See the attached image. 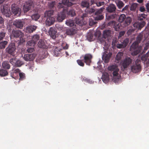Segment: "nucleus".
I'll return each instance as SVG.
<instances>
[{
	"instance_id": "nucleus-16",
	"label": "nucleus",
	"mask_w": 149,
	"mask_h": 149,
	"mask_svg": "<svg viewBox=\"0 0 149 149\" xmlns=\"http://www.w3.org/2000/svg\"><path fill=\"white\" fill-rule=\"evenodd\" d=\"M49 34L50 37L53 39H55L57 37V31L55 28L51 27L49 31Z\"/></svg>"
},
{
	"instance_id": "nucleus-44",
	"label": "nucleus",
	"mask_w": 149,
	"mask_h": 149,
	"mask_svg": "<svg viewBox=\"0 0 149 149\" xmlns=\"http://www.w3.org/2000/svg\"><path fill=\"white\" fill-rule=\"evenodd\" d=\"M19 79L20 80H22L25 78V74L23 72H19Z\"/></svg>"
},
{
	"instance_id": "nucleus-51",
	"label": "nucleus",
	"mask_w": 149,
	"mask_h": 149,
	"mask_svg": "<svg viewBox=\"0 0 149 149\" xmlns=\"http://www.w3.org/2000/svg\"><path fill=\"white\" fill-rule=\"evenodd\" d=\"M16 60V58H14L10 59V62L11 64L14 66Z\"/></svg>"
},
{
	"instance_id": "nucleus-12",
	"label": "nucleus",
	"mask_w": 149,
	"mask_h": 149,
	"mask_svg": "<svg viewBox=\"0 0 149 149\" xmlns=\"http://www.w3.org/2000/svg\"><path fill=\"white\" fill-rule=\"evenodd\" d=\"M3 14L6 17H9L10 16V7L8 5H4L2 10Z\"/></svg>"
},
{
	"instance_id": "nucleus-4",
	"label": "nucleus",
	"mask_w": 149,
	"mask_h": 149,
	"mask_svg": "<svg viewBox=\"0 0 149 149\" xmlns=\"http://www.w3.org/2000/svg\"><path fill=\"white\" fill-rule=\"evenodd\" d=\"M88 17L87 14H84L80 19L78 18L76 19V23L79 26H82L86 25L87 23Z\"/></svg>"
},
{
	"instance_id": "nucleus-47",
	"label": "nucleus",
	"mask_w": 149,
	"mask_h": 149,
	"mask_svg": "<svg viewBox=\"0 0 149 149\" xmlns=\"http://www.w3.org/2000/svg\"><path fill=\"white\" fill-rule=\"evenodd\" d=\"M6 35V32L4 31L0 32V41L2 40L5 37Z\"/></svg>"
},
{
	"instance_id": "nucleus-62",
	"label": "nucleus",
	"mask_w": 149,
	"mask_h": 149,
	"mask_svg": "<svg viewBox=\"0 0 149 149\" xmlns=\"http://www.w3.org/2000/svg\"><path fill=\"white\" fill-rule=\"evenodd\" d=\"M19 40L20 42L21 43H22L23 42H24L25 41V39L23 38L22 37L19 38Z\"/></svg>"
},
{
	"instance_id": "nucleus-53",
	"label": "nucleus",
	"mask_w": 149,
	"mask_h": 149,
	"mask_svg": "<svg viewBox=\"0 0 149 149\" xmlns=\"http://www.w3.org/2000/svg\"><path fill=\"white\" fill-rule=\"evenodd\" d=\"M116 47L117 48L119 49L124 48L125 47V45L122 44H117L116 45Z\"/></svg>"
},
{
	"instance_id": "nucleus-11",
	"label": "nucleus",
	"mask_w": 149,
	"mask_h": 149,
	"mask_svg": "<svg viewBox=\"0 0 149 149\" xmlns=\"http://www.w3.org/2000/svg\"><path fill=\"white\" fill-rule=\"evenodd\" d=\"M12 12L15 15L19 16L20 15L21 9L15 4H12L11 6Z\"/></svg>"
},
{
	"instance_id": "nucleus-20",
	"label": "nucleus",
	"mask_w": 149,
	"mask_h": 149,
	"mask_svg": "<svg viewBox=\"0 0 149 149\" xmlns=\"http://www.w3.org/2000/svg\"><path fill=\"white\" fill-rule=\"evenodd\" d=\"M76 33V30L73 28L67 29L66 33L68 35L72 36L75 34Z\"/></svg>"
},
{
	"instance_id": "nucleus-15",
	"label": "nucleus",
	"mask_w": 149,
	"mask_h": 149,
	"mask_svg": "<svg viewBox=\"0 0 149 149\" xmlns=\"http://www.w3.org/2000/svg\"><path fill=\"white\" fill-rule=\"evenodd\" d=\"M36 56V54H26L24 55V58L25 61H31L33 60Z\"/></svg>"
},
{
	"instance_id": "nucleus-45",
	"label": "nucleus",
	"mask_w": 149,
	"mask_h": 149,
	"mask_svg": "<svg viewBox=\"0 0 149 149\" xmlns=\"http://www.w3.org/2000/svg\"><path fill=\"white\" fill-rule=\"evenodd\" d=\"M35 43L33 41H32V40H31L28 41L27 43V45L30 46H34L35 45Z\"/></svg>"
},
{
	"instance_id": "nucleus-63",
	"label": "nucleus",
	"mask_w": 149,
	"mask_h": 149,
	"mask_svg": "<svg viewBox=\"0 0 149 149\" xmlns=\"http://www.w3.org/2000/svg\"><path fill=\"white\" fill-rule=\"evenodd\" d=\"M4 22V19L1 17H0V24H2Z\"/></svg>"
},
{
	"instance_id": "nucleus-34",
	"label": "nucleus",
	"mask_w": 149,
	"mask_h": 149,
	"mask_svg": "<svg viewBox=\"0 0 149 149\" xmlns=\"http://www.w3.org/2000/svg\"><path fill=\"white\" fill-rule=\"evenodd\" d=\"M108 40H107V38H104L103 36L100 39V41L102 44L104 45H105L106 43V41H108Z\"/></svg>"
},
{
	"instance_id": "nucleus-49",
	"label": "nucleus",
	"mask_w": 149,
	"mask_h": 149,
	"mask_svg": "<svg viewBox=\"0 0 149 149\" xmlns=\"http://www.w3.org/2000/svg\"><path fill=\"white\" fill-rule=\"evenodd\" d=\"M129 42V39L126 38L123 40V41L122 43L124 45H125V47L127 45Z\"/></svg>"
},
{
	"instance_id": "nucleus-5",
	"label": "nucleus",
	"mask_w": 149,
	"mask_h": 149,
	"mask_svg": "<svg viewBox=\"0 0 149 149\" xmlns=\"http://www.w3.org/2000/svg\"><path fill=\"white\" fill-rule=\"evenodd\" d=\"M140 60L138 59L136 61L135 64H133L130 67L132 72L133 73H136L141 71V66L140 63Z\"/></svg>"
},
{
	"instance_id": "nucleus-32",
	"label": "nucleus",
	"mask_w": 149,
	"mask_h": 149,
	"mask_svg": "<svg viewBox=\"0 0 149 149\" xmlns=\"http://www.w3.org/2000/svg\"><path fill=\"white\" fill-rule=\"evenodd\" d=\"M66 24L70 26H72L74 25V22L73 20L71 19H68L66 21Z\"/></svg>"
},
{
	"instance_id": "nucleus-59",
	"label": "nucleus",
	"mask_w": 149,
	"mask_h": 149,
	"mask_svg": "<svg viewBox=\"0 0 149 149\" xmlns=\"http://www.w3.org/2000/svg\"><path fill=\"white\" fill-rule=\"evenodd\" d=\"M84 81L87 82V83H90V84H93V81H90L89 79H84Z\"/></svg>"
},
{
	"instance_id": "nucleus-40",
	"label": "nucleus",
	"mask_w": 149,
	"mask_h": 149,
	"mask_svg": "<svg viewBox=\"0 0 149 149\" xmlns=\"http://www.w3.org/2000/svg\"><path fill=\"white\" fill-rule=\"evenodd\" d=\"M104 9V8L103 7H102L100 9L96 11L95 13V15H102V13Z\"/></svg>"
},
{
	"instance_id": "nucleus-10",
	"label": "nucleus",
	"mask_w": 149,
	"mask_h": 149,
	"mask_svg": "<svg viewBox=\"0 0 149 149\" xmlns=\"http://www.w3.org/2000/svg\"><path fill=\"white\" fill-rule=\"evenodd\" d=\"M16 47L15 44L14 43H12L8 45V46L6 49V52L8 54L13 55L15 53Z\"/></svg>"
},
{
	"instance_id": "nucleus-61",
	"label": "nucleus",
	"mask_w": 149,
	"mask_h": 149,
	"mask_svg": "<svg viewBox=\"0 0 149 149\" xmlns=\"http://www.w3.org/2000/svg\"><path fill=\"white\" fill-rule=\"evenodd\" d=\"M56 28L58 29V30H59L60 31H61L62 30L63 27L62 26H60L59 25H56Z\"/></svg>"
},
{
	"instance_id": "nucleus-35",
	"label": "nucleus",
	"mask_w": 149,
	"mask_h": 149,
	"mask_svg": "<svg viewBox=\"0 0 149 149\" xmlns=\"http://www.w3.org/2000/svg\"><path fill=\"white\" fill-rule=\"evenodd\" d=\"M66 14L69 15H70L72 17L76 15L75 11L74 9H71L68 12L67 11Z\"/></svg>"
},
{
	"instance_id": "nucleus-58",
	"label": "nucleus",
	"mask_w": 149,
	"mask_h": 149,
	"mask_svg": "<svg viewBox=\"0 0 149 149\" xmlns=\"http://www.w3.org/2000/svg\"><path fill=\"white\" fill-rule=\"evenodd\" d=\"M125 32L124 31H121L119 33V35L118 36V37H122V36H123L125 34Z\"/></svg>"
},
{
	"instance_id": "nucleus-52",
	"label": "nucleus",
	"mask_w": 149,
	"mask_h": 149,
	"mask_svg": "<svg viewBox=\"0 0 149 149\" xmlns=\"http://www.w3.org/2000/svg\"><path fill=\"white\" fill-rule=\"evenodd\" d=\"M55 4V1H52L49 3V6L50 8H54Z\"/></svg>"
},
{
	"instance_id": "nucleus-25",
	"label": "nucleus",
	"mask_w": 149,
	"mask_h": 149,
	"mask_svg": "<svg viewBox=\"0 0 149 149\" xmlns=\"http://www.w3.org/2000/svg\"><path fill=\"white\" fill-rule=\"evenodd\" d=\"M20 70L19 69L17 68L13 70L10 73V76L14 78H15L17 74L20 72Z\"/></svg>"
},
{
	"instance_id": "nucleus-41",
	"label": "nucleus",
	"mask_w": 149,
	"mask_h": 149,
	"mask_svg": "<svg viewBox=\"0 0 149 149\" xmlns=\"http://www.w3.org/2000/svg\"><path fill=\"white\" fill-rule=\"evenodd\" d=\"M32 18L34 20H37L40 17V16L39 14L36 13L32 15L31 16Z\"/></svg>"
},
{
	"instance_id": "nucleus-31",
	"label": "nucleus",
	"mask_w": 149,
	"mask_h": 149,
	"mask_svg": "<svg viewBox=\"0 0 149 149\" xmlns=\"http://www.w3.org/2000/svg\"><path fill=\"white\" fill-rule=\"evenodd\" d=\"M3 67L5 69H9L10 68V65L7 61H4L2 63Z\"/></svg>"
},
{
	"instance_id": "nucleus-27",
	"label": "nucleus",
	"mask_w": 149,
	"mask_h": 149,
	"mask_svg": "<svg viewBox=\"0 0 149 149\" xmlns=\"http://www.w3.org/2000/svg\"><path fill=\"white\" fill-rule=\"evenodd\" d=\"M54 13V11L53 10H50L46 11L44 13L45 17H52L51 16Z\"/></svg>"
},
{
	"instance_id": "nucleus-42",
	"label": "nucleus",
	"mask_w": 149,
	"mask_h": 149,
	"mask_svg": "<svg viewBox=\"0 0 149 149\" xmlns=\"http://www.w3.org/2000/svg\"><path fill=\"white\" fill-rule=\"evenodd\" d=\"M78 64L81 66L84 67V61H83L82 59H78L77 61Z\"/></svg>"
},
{
	"instance_id": "nucleus-37",
	"label": "nucleus",
	"mask_w": 149,
	"mask_h": 149,
	"mask_svg": "<svg viewBox=\"0 0 149 149\" xmlns=\"http://www.w3.org/2000/svg\"><path fill=\"white\" fill-rule=\"evenodd\" d=\"M8 43V41H3L0 42V48L1 49H4Z\"/></svg>"
},
{
	"instance_id": "nucleus-33",
	"label": "nucleus",
	"mask_w": 149,
	"mask_h": 149,
	"mask_svg": "<svg viewBox=\"0 0 149 149\" xmlns=\"http://www.w3.org/2000/svg\"><path fill=\"white\" fill-rule=\"evenodd\" d=\"M8 72L6 70L2 69L0 70V75L1 76H5L8 75Z\"/></svg>"
},
{
	"instance_id": "nucleus-24",
	"label": "nucleus",
	"mask_w": 149,
	"mask_h": 149,
	"mask_svg": "<svg viewBox=\"0 0 149 149\" xmlns=\"http://www.w3.org/2000/svg\"><path fill=\"white\" fill-rule=\"evenodd\" d=\"M116 9L115 6L114 4H111L107 7V10L108 12L113 13L115 11Z\"/></svg>"
},
{
	"instance_id": "nucleus-23",
	"label": "nucleus",
	"mask_w": 149,
	"mask_h": 149,
	"mask_svg": "<svg viewBox=\"0 0 149 149\" xmlns=\"http://www.w3.org/2000/svg\"><path fill=\"white\" fill-rule=\"evenodd\" d=\"M111 31L109 29H107L103 31V36L108 40L109 38L111 36Z\"/></svg>"
},
{
	"instance_id": "nucleus-55",
	"label": "nucleus",
	"mask_w": 149,
	"mask_h": 149,
	"mask_svg": "<svg viewBox=\"0 0 149 149\" xmlns=\"http://www.w3.org/2000/svg\"><path fill=\"white\" fill-rule=\"evenodd\" d=\"M59 50L58 49H55L54 52V54L56 56H57L59 54Z\"/></svg>"
},
{
	"instance_id": "nucleus-28",
	"label": "nucleus",
	"mask_w": 149,
	"mask_h": 149,
	"mask_svg": "<svg viewBox=\"0 0 149 149\" xmlns=\"http://www.w3.org/2000/svg\"><path fill=\"white\" fill-rule=\"evenodd\" d=\"M115 2L117 7L119 9L121 8L124 6V3L121 1L116 0Z\"/></svg>"
},
{
	"instance_id": "nucleus-1",
	"label": "nucleus",
	"mask_w": 149,
	"mask_h": 149,
	"mask_svg": "<svg viewBox=\"0 0 149 149\" xmlns=\"http://www.w3.org/2000/svg\"><path fill=\"white\" fill-rule=\"evenodd\" d=\"M143 37L141 34H139L136 38V41L134 42L130 48V51L132 52L131 54L132 56H136L139 54L142 49L141 46L139 47V43H140Z\"/></svg>"
},
{
	"instance_id": "nucleus-50",
	"label": "nucleus",
	"mask_w": 149,
	"mask_h": 149,
	"mask_svg": "<svg viewBox=\"0 0 149 149\" xmlns=\"http://www.w3.org/2000/svg\"><path fill=\"white\" fill-rule=\"evenodd\" d=\"M89 3L86 1H82L81 3V5L82 6L85 7H88L89 6Z\"/></svg>"
},
{
	"instance_id": "nucleus-57",
	"label": "nucleus",
	"mask_w": 149,
	"mask_h": 149,
	"mask_svg": "<svg viewBox=\"0 0 149 149\" xmlns=\"http://www.w3.org/2000/svg\"><path fill=\"white\" fill-rule=\"evenodd\" d=\"M116 14H113L110 15L109 17V18L110 19H113L115 18L116 16Z\"/></svg>"
},
{
	"instance_id": "nucleus-39",
	"label": "nucleus",
	"mask_w": 149,
	"mask_h": 149,
	"mask_svg": "<svg viewBox=\"0 0 149 149\" xmlns=\"http://www.w3.org/2000/svg\"><path fill=\"white\" fill-rule=\"evenodd\" d=\"M129 6L128 5L125 6L120 11L122 13H127L129 10Z\"/></svg>"
},
{
	"instance_id": "nucleus-48",
	"label": "nucleus",
	"mask_w": 149,
	"mask_h": 149,
	"mask_svg": "<svg viewBox=\"0 0 149 149\" xmlns=\"http://www.w3.org/2000/svg\"><path fill=\"white\" fill-rule=\"evenodd\" d=\"M137 7V4L135 3L132 4L130 7V10L132 11H135Z\"/></svg>"
},
{
	"instance_id": "nucleus-14",
	"label": "nucleus",
	"mask_w": 149,
	"mask_h": 149,
	"mask_svg": "<svg viewBox=\"0 0 149 149\" xmlns=\"http://www.w3.org/2000/svg\"><path fill=\"white\" fill-rule=\"evenodd\" d=\"M111 55V53L105 52L102 56V60L105 63H107L109 62Z\"/></svg>"
},
{
	"instance_id": "nucleus-13",
	"label": "nucleus",
	"mask_w": 149,
	"mask_h": 149,
	"mask_svg": "<svg viewBox=\"0 0 149 149\" xmlns=\"http://www.w3.org/2000/svg\"><path fill=\"white\" fill-rule=\"evenodd\" d=\"M109 24L110 25H111V26H113V27L114 28L115 30L116 31H119L122 28L121 26V24L116 23L115 21H112L110 22Z\"/></svg>"
},
{
	"instance_id": "nucleus-46",
	"label": "nucleus",
	"mask_w": 149,
	"mask_h": 149,
	"mask_svg": "<svg viewBox=\"0 0 149 149\" xmlns=\"http://www.w3.org/2000/svg\"><path fill=\"white\" fill-rule=\"evenodd\" d=\"M96 22L94 20L89 18V24L90 26H92L93 25L95 24L96 23Z\"/></svg>"
},
{
	"instance_id": "nucleus-21",
	"label": "nucleus",
	"mask_w": 149,
	"mask_h": 149,
	"mask_svg": "<svg viewBox=\"0 0 149 149\" xmlns=\"http://www.w3.org/2000/svg\"><path fill=\"white\" fill-rule=\"evenodd\" d=\"M37 27L34 25H31L26 27V32L27 33H31L35 31L37 29Z\"/></svg>"
},
{
	"instance_id": "nucleus-64",
	"label": "nucleus",
	"mask_w": 149,
	"mask_h": 149,
	"mask_svg": "<svg viewBox=\"0 0 149 149\" xmlns=\"http://www.w3.org/2000/svg\"><path fill=\"white\" fill-rule=\"evenodd\" d=\"M146 6L147 10L148 11L149 10V3L146 4Z\"/></svg>"
},
{
	"instance_id": "nucleus-9",
	"label": "nucleus",
	"mask_w": 149,
	"mask_h": 149,
	"mask_svg": "<svg viewBox=\"0 0 149 149\" xmlns=\"http://www.w3.org/2000/svg\"><path fill=\"white\" fill-rule=\"evenodd\" d=\"M93 56L91 54H86L84 55H82L81 57L80 58L84 59V62L87 65H90L91 62V60Z\"/></svg>"
},
{
	"instance_id": "nucleus-17",
	"label": "nucleus",
	"mask_w": 149,
	"mask_h": 149,
	"mask_svg": "<svg viewBox=\"0 0 149 149\" xmlns=\"http://www.w3.org/2000/svg\"><path fill=\"white\" fill-rule=\"evenodd\" d=\"M109 70L111 71H113V76H117L118 75V72L119 69L115 65H113L109 67Z\"/></svg>"
},
{
	"instance_id": "nucleus-43",
	"label": "nucleus",
	"mask_w": 149,
	"mask_h": 149,
	"mask_svg": "<svg viewBox=\"0 0 149 149\" xmlns=\"http://www.w3.org/2000/svg\"><path fill=\"white\" fill-rule=\"evenodd\" d=\"M97 16L95 17V20H101L104 18V16L103 15H96Z\"/></svg>"
},
{
	"instance_id": "nucleus-29",
	"label": "nucleus",
	"mask_w": 149,
	"mask_h": 149,
	"mask_svg": "<svg viewBox=\"0 0 149 149\" xmlns=\"http://www.w3.org/2000/svg\"><path fill=\"white\" fill-rule=\"evenodd\" d=\"M38 46L40 48H46L45 43L42 40H39L38 43Z\"/></svg>"
},
{
	"instance_id": "nucleus-7",
	"label": "nucleus",
	"mask_w": 149,
	"mask_h": 149,
	"mask_svg": "<svg viewBox=\"0 0 149 149\" xmlns=\"http://www.w3.org/2000/svg\"><path fill=\"white\" fill-rule=\"evenodd\" d=\"M67 12V9L63 8L61 12L58 13L57 16V21L59 22H62L65 19Z\"/></svg>"
},
{
	"instance_id": "nucleus-2",
	"label": "nucleus",
	"mask_w": 149,
	"mask_h": 149,
	"mask_svg": "<svg viewBox=\"0 0 149 149\" xmlns=\"http://www.w3.org/2000/svg\"><path fill=\"white\" fill-rule=\"evenodd\" d=\"M147 16V15L145 14H141L139 15L138 17V20L141 21V22H135L133 24L134 26L139 29H141L146 24L144 20L146 19Z\"/></svg>"
},
{
	"instance_id": "nucleus-18",
	"label": "nucleus",
	"mask_w": 149,
	"mask_h": 149,
	"mask_svg": "<svg viewBox=\"0 0 149 149\" xmlns=\"http://www.w3.org/2000/svg\"><path fill=\"white\" fill-rule=\"evenodd\" d=\"M12 32L13 35L15 38H21L23 37L24 36V33L20 31L13 30Z\"/></svg>"
},
{
	"instance_id": "nucleus-38",
	"label": "nucleus",
	"mask_w": 149,
	"mask_h": 149,
	"mask_svg": "<svg viewBox=\"0 0 149 149\" xmlns=\"http://www.w3.org/2000/svg\"><path fill=\"white\" fill-rule=\"evenodd\" d=\"M123 53L122 52H119L117 55H116V60L117 61L120 60L121 58L123 56Z\"/></svg>"
},
{
	"instance_id": "nucleus-26",
	"label": "nucleus",
	"mask_w": 149,
	"mask_h": 149,
	"mask_svg": "<svg viewBox=\"0 0 149 149\" xmlns=\"http://www.w3.org/2000/svg\"><path fill=\"white\" fill-rule=\"evenodd\" d=\"M102 79L104 83H106L108 82L109 80V76L108 74L107 73L103 74L102 77Z\"/></svg>"
},
{
	"instance_id": "nucleus-6",
	"label": "nucleus",
	"mask_w": 149,
	"mask_h": 149,
	"mask_svg": "<svg viewBox=\"0 0 149 149\" xmlns=\"http://www.w3.org/2000/svg\"><path fill=\"white\" fill-rule=\"evenodd\" d=\"M132 62V60L130 57H127L122 60L120 62V65L122 69L124 70L127 68Z\"/></svg>"
},
{
	"instance_id": "nucleus-30",
	"label": "nucleus",
	"mask_w": 149,
	"mask_h": 149,
	"mask_svg": "<svg viewBox=\"0 0 149 149\" xmlns=\"http://www.w3.org/2000/svg\"><path fill=\"white\" fill-rule=\"evenodd\" d=\"M40 37L37 34H35L33 36L32 38V41L34 42L35 43H36L38 41Z\"/></svg>"
},
{
	"instance_id": "nucleus-22",
	"label": "nucleus",
	"mask_w": 149,
	"mask_h": 149,
	"mask_svg": "<svg viewBox=\"0 0 149 149\" xmlns=\"http://www.w3.org/2000/svg\"><path fill=\"white\" fill-rule=\"evenodd\" d=\"M13 24L16 27L20 29H22L23 26V22L20 20L15 21L13 23Z\"/></svg>"
},
{
	"instance_id": "nucleus-19",
	"label": "nucleus",
	"mask_w": 149,
	"mask_h": 149,
	"mask_svg": "<svg viewBox=\"0 0 149 149\" xmlns=\"http://www.w3.org/2000/svg\"><path fill=\"white\" fill-rule=\"evenodd\" d=\"M55 22V19L54 17H48L46 20L45 24L47 26H50L53 24Z\"/></svg>"
},
{
	"instance_id": "nucleus-56",
	"label": "nucleus",
	"mask_w": 149,
	"mask_h": 149,
	"mask_svg": "<svg viewBox=\"0 0 149 149\" xmlns=\"http://www.w3.org/2000/svg\"><path fill=\"white\" fill-rule=\"evenodd\" d=\"M34 50V49L33 47H29L27 49V51L28 53H29L33 52Z\"/></svg>"
},
{
	"instance_id": "nucleus-60",
	"label": "nucleus",
	"mask_w": 149,
	"mask_h": 149,
	"mask_svg": "<svg viewBox=\"0 0 149 149\" xmlns=\"http://www.w3.org/2000/svg\"><path fill=\"white\" fill-rule=\"evenodd\" d=\"M139 10L141 12H143L145 11V9L143 6H141L140 7Z\"/></svg>"
},
{
	"instance_id": "nucleus-54",
	"label": "nucleus",
	"mask_w": 149,
	"mask_h": 149,
	"mask_svg": "<svg viewBox=\"0 0 149 149\" xmlns=\"http://www.w3.org/2000/svg\"><path fill=\"white\" fill-rule=\"evenodd\" d=\"M104 2L103 1L102 2H97L96 3V6H97L99 7L102 6L104 5Z\"/></svg>"
},
{
	"instance_id": "nucleus-8",
	"label": "nucleus",
	"mask_w": 149,
	"mask_h": 149,
	"mask_svg": "<svg viewBox=\"0 0 149 149\" xmlns=\"http://www.w3.org/2000/svg\"><path fill=\"white\" fill-rule=\"evenodd\" d=\"M34 7V4L32 1H29L26 2L24 5L23 10L24 13H26L30 10L33 8Z\"/></svg>"
},
{
	"instance_id": "nucleus-36",
	"label": "nucleus",
	"mask_w": 149,
	"mask_h": 149,
	"mask_svg": "<svg viewBox=\"0 0 149 149\" xmlns=\"http://www.w3.org/2000/svg\"><path fill=\"white\" fill-rule=\"evenodd\" d=\"M24 64L23 62L19 60H16L14 66L17 67H20Z\"/></svg>"
},
{
	"instance_id": "nucleus-3",
	"label": "nucleus",
	"mask_w": 149,
	"mask_h": 149,
	"mask_svg": "<svg viewBox=\"0 0 149 149\" xmlns=\"http://www.w3.org/2000/svg\"><path fill=\"white\" fill-rule=\"evenodd\" d=\"M132 19L130 17H126L124 14H121L118 19V21L122 23L123 27H125L129 25L132 22Z\"/></svg>"
}]
</instances>
